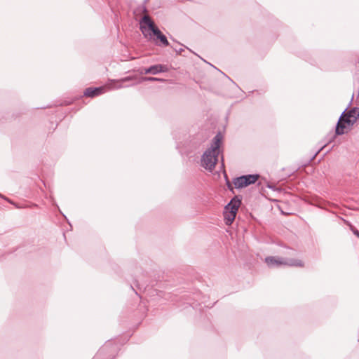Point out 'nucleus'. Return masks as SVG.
I'll return each instance as SVG.
<instances>
[{
  "instance_id": "obj_10",
  "label": "nucleus",
  "mask_w": 359,
  "mask_h": 359,
  "mask_svg": "<svg viewBox=\"0 0 359 359\" xmlns=\"http://www.w3.org/2000/svg\"><path fill=\"white\" fill-rule=\"evenodd\" d=\"M151 74L156 75L159 73L168 72L169 68L165 65L157 64L151 65Z\"/></svg>"
},
{
  "instance_id": "obj_12",
  "label": "nucleus",
  "mask_w": 359,
  "mask_h": 359,
  "mask_svg": "<svg viewBox=\"0 0 359 359\" xmlns=\"http://www.w3.org/2000/svg\"><path fill=\"white\" fill-rule=\"evenodd\" d=\"M142 80L143 81H161V82H163L165 81V80L163 79H161V78H157V77H152V76H146V77H143L142 79Z\"/></svg>"
},
{
  "instance_id": "obj_13",
  "label": "nucleus",
  "mask_w": 359,
  "mask_h": 359,
  "mask_svg": "<svg viewBox=\"0 0 359 359\" xmlns=\"http://www.w3.org/2000/svg\"><path fill=\"white\" fill-rule=\"evenodd\" d=\"M140 74H151V67L150 66L149 67H147V68H141L140 70Z\"/></svg>"
},
{
  "instance_id": "obj_17",
  "label": "nucleus",
  "mask_w": 359,
  "mask_h": 359,
  "mask_svg": "<svg viewBox=\"0 0 359 359\" xmlns=\"http://www.w3.org/2000/svg\"><path fill=\"white\" fill-rule=\"evenodd\" d=\"M0 197H1V198H4V200H6V201H8V203H11V204H14V203H13L11 200H10L8 198H7V197H6V196H3V195H2V194H0Z\"/></svg>"
},
{
  "instance_id": "obj_6",
  "label": "nucleus",
  "mask_w": 359,
  "mask_h": 359,
  "mask_svg": "<svg viewBox=\"0 0 359 359\" xmlns=\"http://www.w3.org/2000/svg\"><path fill=\"white\" fill-rule=\"evenodd\" d=\"M345 114H341L338 122L336 125L335 128V134H332L330 137H327V142L321 147V148L318 151L316 154H318L320 151H321L325 147H326L328 144L332 142L334 139L336 138V136L337 135H341L345 133V129L346 128V123L344 122V117Z\"/></svg>"
},
{
  "instance_id": "obj_5",
  "label": "nucleus",
  "mask_w": 359,
  "mask_h": 359,
  "mask_svg": "<svg viewBox=\"0 0 359 359\" xmlns=\"http://www.w3.org/2000/svg\"><path fill=\"white\" fill-rule=\"evenodd\" d=\"M259 174H248L233 179V183L236 189H242L253 184L259 179Z\"/></svg>"
},
{
  "instance_id": "obj_16",
  "label": "nucleus",
  "mask_w": 359,
  "mask_h": 359,
  "mask_svg": "<svg viewBox=\"0 0 359 359\" xmlns=\"http://www.w3.org/2000/svg\"><path fill=\"white\" fill-rule=\"evenodd\" d=\"M111 344V342L105 344L104 346L102 348V349L100 350V353H101L102 352L107 350Z\"/></svg>"
},
{
  "instance_id": "obj_9",
  "label": "nucleus",
  "mask_w": 359,
  "mask_h": 359,
  "mask_svg": "<svg viewBox=\"0 0 359 359\" xmlns=\"http://www.w3.org/2000/svg\"><path fill=\"white\" fill-rule=\"evenodd\" d=\"M222 141V135L220 133H217L212 140L211 147L209 148L212 151H216L219 153V147Z\"/></svg>"
},
{
  "instance_id": "obj_4",
  "label": "nucleus",
  "mask_w": 359,
  "mask_h": 359,
  "mask_svg": "<svg viewBox=\"0 0 359 359\" xmlns=\"http://www.w3.org/2000/svg\"><path fill=\"white\" fill-rule=\"evenodd\" d=\"M219 154L217 151H212L210 149H207L202 156V165L207 170H212L218 161Z\"/></svg>"
},
{
  "instance_id": "obj_7",
  "label": "nucleus",
  "mask_w": 359,
  "mask_h": 359,
  "mask_svg": "<svg viewBox=\"0 0 359 359\" xmlns=\"http://www.w3.org/2000/svg\"><path fill=\"white\" fill-rule=\"evenodd\" d=\"M345 114L344 119L348 126H352L359 118V107H355L347 111V108L341 113Z\"/></svg>"
},
{
  "instance_id": "obj_15",
  "label": "nucleus",
  "mask_w": 359,
  "mask_h": 359,
  "mask_svg": "<svg viewBox=\"0 0 359 359\" xmlns=\"http://www.w3.org/2000/svg\"><path fill=\"white\" fill-rule=\"evenodd\" d=\"M172 48L177 53V54L178 55H181L182 53L184 51V48H176L175 47H172Z\"/></svg>"
},
{
  "instance_id": "obj_20",
  "label": "nucleus",
  "mask_w": 359,
  "mask_h": 359,
  "mask_svg": "<svg viewBox=\"0 0 359 359\" xmlns=\"http://www.w3.org/2000/svg\"><path fill=\"white\" fill-rule=\"evenodd\" d=\"M130 287H131V288H132V289L135 292V294H137V295H139L138 292H137V290H135V289L133 288V285H131Z\"/></svg>"
},
{
  "instance_id": "obj_1",
  "label": "nucleus",
  "mask_w": 359,
  "mask_h": 359,
  "mask_svg": "<svg viewBox=\"0 0 359 359\" xmlns=\"http://www.w3.org/2000/svg\"><path fill=\"white\" fill-rule=\"evenodd\" d=\"M140 29L143 36L152 40L156 46L159 47L170 46L166 36L163 34L148 15H144L140 18Z\"/></svg>"
},
{
  "instance_id": "obj_18",
  "label": "nucleus",
  "mask_w": 359,
  "mask_h": 359,
  "mask_svg": "<svg viewBox=\"0 0 359 359\" xmlns=\"http://www.w3.org/2000/svg\"><path fill=\"white\" fill-rule=\"evenodd\" d=\"M226 185H227L228 188H229L231 191H233V187H232V185H231V184L229 181H227V182H226Z\"/></svg>"
},
{
  "instance_id": "obj_14",
  "label": "nucleus",
  "mask_w": 359,
  "mask_h": 359,
  "mask_svg": "<svg viewBox=\"0 0 359 359\" xmlns=\"http://www.w3.org/2000/svg\"><path fill=\"white\" fill-rule=\"evenodd\" d=\"M351 230L352 231L354 235L359 238V231L357 229L351 226Z\"/></svg>"
},
{
  "instance_id": "obj_3",
  "label": "nucleus",
  "mask_w": 359,
  "mask_h": 359,
  "mask_svg": "<svg viewBox=\"0 0 359 359\" xmlns=\"http://www.w3.org/2000/svg\"><path fill=\"white\" fill-rule=\"evenodd\" d=\"M264 261L270 268L278 267L281 265L303 267L304 265V262L300 259H287L280 257L269 256L265 258Z\"/></svg>"
},
{
  "instance_id": "obj_19",
  "label": "nucleus",
  "mask_w": 359,
  "mask_h": 359,
  "mask_svg": "<svg viewBox=\"0 0 359 359\" xmlns=\"http://www.w3.org/2000/svg\"><path fill=\"white\" fill-rule=\"evenodd\" d=\"M135 286L137 287L138 290H141V287L137 280H135Z\"/></svg>"
},
{
  "instance_id": "obj_2",
  "label": "nucleus",
  "mask_w": 359,
  "mask_h": 359,
  "mask_svg": "<svg viewBox=\"0 0 359 359\" xmlns=\"http://www.w3.org/2000/svg\"><path fill=\"white\" fill-rule=\"evenodd\" d=\"M241 201L242 197L241 196H235L225 205L224 217L226 225H231L234 221L238 210L241 204Z\"/></svg>"
},
{
  "instance_id": "obj_8",
  "label": "nucleus",
  "mask_w": 359,
  "mask_h": 359,
  "mask_svg": "<svg viewBox=\"0 0 359 359\" xmlns=\"http://www.w3.org/2000/svg\"><path fill=\"white\" fill-rule=\"evenodd\" d=\"M105 92V88L103 86L92 88H87L84 92L83 95L86 97H94L95 96L102 95Z\"/></svg>"
},
{
  "instance_id": "obj_11",
  "label": "nucleus",
  "mask_w": 359,
  "mask_h": 359,
  "mask_svg": "<svg viewBox=\"0 0 359 359\" xmlns=\"http://www.w3.org/2000/svg\"><path fill=\"white\" fill-rule=\"evenodd\" d=\"M133 79V76H126L124 77L120 80L116 81V83H118L117 86H115L116 88H126L129 86H133V84H128V85H123L125 82L130 81Z\"/></svg>"
}]
</instances>
